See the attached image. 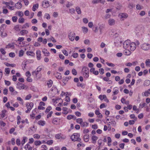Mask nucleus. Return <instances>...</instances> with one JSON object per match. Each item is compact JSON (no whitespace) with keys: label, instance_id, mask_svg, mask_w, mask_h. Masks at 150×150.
Wrapping results in <instances>:
<instances>
[{"label":"nucleus","instance_id":"f257e3e1","mask_svg":"<svg viewBox=\"0 0 150 150\" xmlns=\"http://www.w3.org/2000/svg\"><path fill=\"white\" fill-rule=\"evenodd\" d=\"M42 66H39L36 69L35 71H33L32 73V75L36 76V77L38 79H39L41 78V75L40 71L43 68Z\"/></svg>","mask_w":150,"mask_h":150},{"label":"nucleus","instance_id":"f03ea898","mask_svg":"<svg viewBox=\"0 0 150 150\" xmlns=\"http://www.w3.org/2000/svg\"><path fill=\"white\" fill-rule=\"evenodd\" d=\"M80 135L78 133H74L71 136L70 138L73 142L77 141L81 143V139L80 138Z\"/></svg>","mask_w":150,"mask_h":150},{"label":"nucleus","instance_id":"7ed1b4c3","mask_svg":"<svg viewBox=\"0 0 150 150\" xmlns=\"http://www.w3.org/2000/svg\"><path fill=\"white\" fill-rule=\"evenodd\" d=\"M89 69L86 67H83L82 68L81 71L85 78H88L89 76Z\"/></svg>","mask_w":150,"mask_h":150},{"label":"nucleus","instance_id":"20e7f679","mask_svg":"<svg viewBox=\"0 0 150 150\" xmlns=\"http://www.w3.org/2000/svg\"><path fill=\"white\" fill-rule=\"evenodd\" d=\"M142 49L145 51H147L150 49V44L147 43H144L141 45Z\"/></svg>","mask_w":150,"mask_h":150},{"label":"nucleus","instance_id":"39448f33","mask_svg":"<svg viewBox=\"0 0 150 150\" xmlns=\"http://www.w3.org/2000/svg\"><path fill=\"white\" fill-rule=\"evenodd\" d=\"M33 106V103L31 102L30 103H28L26 104V107L27 108V110L25 111L26 113L29 112L32 109Z\"/></svg>","mask_w":150,"mask_h":150},{"label":"nucleus","instance_id":"423d86ee","mask_svg":"<svg viewBox=\"0 0 150 150\" xmlns=\"http://www.w3.org/2000/svg\"><path fill=\"white\" fill-rule=\"evenodd\" d=\"M130 44V41L129 40H126L123 43V47L125 49L129 48Z\"/></svg>","mask_w":150,"mask_h":150},{"label":"nucleus","instance_id":"0eeeda50","mask_svg":"<svg viewBox=\"0 0 150 150\" xmlns=\"http://www.w3.org/2000/svg\"><path fill=\"white\" fill-rule=\"evenodd\" d=\"M60 119L58 118H54L52 120V123L54 124L57 125L59 124L60 122Z\"/></svg>","mask_w":150,"mask_h":150},{"label":"nucleus","instance_id":"6e6552de","mask_svg":"<svg viewBox=\"0 0 150 150\" xmlns=\"http://www.w3.org/2000/svg\"><path fill=\"white\" fill-rule=\"evenodd\" d=\"M136 47V45L135 43L132 42L130 43L129 48L131 50L133 51L135 49Z\"/></svg>","mask_w":150,"mask_h":150},{"label":"nucleus","instance_id":"1a4fd4ad","mask_svg":"<svg viewBox=\"0 0 150 150\" xmlns=\"http://www.w3.org/2000/svg\"><path fill=\"white\" fill-rule=\"evenodd\" d=\"M42 6L45 8H47L49 6L48 1H44L42 2Z\"/></svg>","mask_w":150,"mask_h":150},{"label":"nucleus","instance_id":"9d476101","mask_svg":"<svg viewBox=\"0 0 150 150\" xmlns=\"http://www.w3.org/2000/svg\"><path fill=\"white\" fill-rule=\"evenodd\" d=\"M75 33L71 32L68 35V37L69 40L71 41H73L75 38Z\"/></svg>","mask_w":150,"mask_h":150},{"label":"nucleus","instance_id":"9b49d317","mask_svg":"<svg viewBox=\"0 0 150 150\" xmlns=\"http://www.w3.org/2000/svg\"><path fill=\"white\" fill-rule=\"evenodd\" d=\"M17 88L20 89H24L26 87L25 85L20 82H18L17 83Z\"/></svg>","mask_w":150,"mask_h":150},{"label":"nucleus","instance_id":"f8f14e48","mask_svg":"<svg viewBox=\"0 0 150 150\" xmlns=\"http://www.w3.org/2000/svg\"><path fill=\"white\" fill-rule=\"evenodd\" d=\"M36 54L37 59L38 60L40 59L41 58V51L39 50H37Z\"/></svg>","mask_w":150,"mask_h":150},{"label":"nucleus","instance_id":"ddd939ff","mask_svg":"<svg viewBox=\"0 0 150 150\" xmlns=\"http://www.w3.org/2000/svg\"><path fill=\"white\" fill-rule=\"evenodd\" d=\"M42 52L44 54L45 56H49L50 53L45 49H43L42 51Z\"/></svg>","mask_w":150,"mask_h":150},{"label":"nucleus","instance_id":"4468645a","mask_svg":"<svg viewBox=\"0 0 150 150\" xmlns=\"http://www.w3.org/2000/svg\"><path fill=\"white\" fill-rule=\"evenodd\" d=\"M108 23L109 25H112L115 24V21L113 19L110 18L108 20Z\"/></svg>","mask_w":150,"mask_h":150},{"label":"nucleus","instance_id":"2eb2a0df","mask_svg":"<svg viewBox=\"0 0 150 150\" xmlns=\"http://www.w3.org/2000/svg\"><path fill=\"white\" fill-rule=\"evenodd\" d=\"M128 15L126 13H122L119 14V16L121 18H127L128 17Z\"/></svg>","mask_w":150,"mask_h":150},{"label":"nucleus","instance_id":"dca6fc26","mask_svg":"<svg viewBox=\"0 0 150 150\" xmlns=\"http://www.w3.org/2000/svg\"><path fill=\"white\" fill-rule=\"evenodd\" d=\"M98 137L95 136H93L91 138V139L92 141V143L93 144H95L96 143V141L97 140Z\"/></svg>","mask_w":150,"mask_h":150},{"label":"nucleus","instance_id":"f3484780","mask_svg":"<svg viewBox=\"0 0 150 150\" xmlns=\"http://www.w3.org/2000/svg\"><path fill=\"white\" fill-rule=\"evenodd\" d=\"M71 78V76H69L68 77H66L63 78V79H62V82L63 83L65 84Z\"/></svg>","mask_w":150,"mask_h":150},{"label":"nucleus","instance_id":"a211bd4d","mask_svg":"<svg viewBox=\"0 0 150 150\" xmlns=\"http://www.w3.org/2000/svg\"><path fill=\"white\" fill-rule=\"evenodd\" d=\"M114 91L113 92V96H114L115 95L117 94L118 92V88L117 87H115L113 89Z\"/></svg>","mask_w":150,"mask_h":150},{"label":"nucleus","instance_id":"6ab92c4d","mask_svg":"<svg viewBox=\"0 0 150 150\" xmlns=\"http://www.w3.org/2000/svg\"><path fill=\"white\" fill-rule=\"evenodd\" d=\"M24 148L26 150H32V147L30 146L29 143L27 144L25 146Z\"/></svg>","mask_w":150,"mask_h":150},{"label":"nucleus","instance_id":"aec40b11","mask_svg":"<svg viewBox=\"0 0 150 150\" xmlns=\"http://www.w3.org/2000/svg\"><path fill=\"white\" fill-rule=\"evenodd\" d=\"M15 6L16 8L19 9L22 8V4L21 2H18L15 4Z\"/></svg>","mask_w":150,"mask_h":150},{"label":"nucleus","instance_id":"412c9836","mask_svg":"<svg viewBox=\"0 0 150 150\" xmlns=\"http://www.w3.org/2000/svg\"><path fill=\"white\" fill-rule=\"evenodd\" d=\"M26 53L28 55H30L33 57H34L35 56V54L33 52L31 51H27Z\"/></svg>","mask_w":150,"mask_h":150},{"label":"nucleus","instance_id":"4be33fe9","mask_svg":"<svg viewBox=\"0 0 150 150\" xmlns=\"http://www.w3.org/2000/svg\"><path fill=\"white\" fill-rule=\"evenodd\" d=\"M56 77L58 79H62L61 74L58 72H57L55 74Z\"/></svg>","mask_w":150,"mask_h":150},{"label":"nucleus","instance_id":"5701e85b","mask_svg":"<svg viewBox=\"0 0 150 150\" xmlns=\"http://www.w3.org/2000/svg\"><path fill=\"white\" fill-rule=\"evenodd\" d=\"M144 28L143 26L142 25H139L137 26L136 28V30H139L140 31L143 30Z\"/></svg>","mask_w":150,"mask_h":150},{"label":"nucleus","instance_id":"b1692460","mask_svg":"<svg viewBox=\"0 0 150 150\" xmlns=\"http://www.w3.org/2000/svg\"><path fill=\"white\" fill-rule=\"evenodd\" d=\"M0 30V34L1 36V37L2 38H4L5 37H6L7 35V34L6 32H4L3 31H1V28Z\"/></svg>","mask_w":150,"mask_h":150},{"label":"nucleus","instance_id":"393cba45","mask_svg":"<svg viewBox=\"0 0 150 150\" xmlns=\"http://www.w3.org/2000/svg\"><path fill=\"white\" fill-rule=\"evenodd\" d=\"M88 123L86 122H82V123L80 125L81 127H86L88 126Z\"/></svg>","mask_w":150,"mask_h":150},{"label":"nucleus","instance_id":"a878e982","mask_svg":"<svg viewBox=\"0 0 150 150\" xmlns=\"http://www.w3.org/2000/svg\"><path fill=\"white\" fill-rule=\"evenodd\" d=\"M38 124L42 126H43L45 124V122L43 120H40L38 122Z\"/></svg>","mask_w":150,"mask_h":150},{"label":"nucleus","instance_id":"bb28decb","mask_svg":"<svg viewBox=\"0 0 150 150\" xmlns=\"http://www.w3.org/2000/svg\"><path fill=\"white\" fill-rule=\"evenodd\" d=\"M89 136L88 134H86L83 136L84 140L85 142H87L89 141Z\"/></svg>","mask_w":150,"mask_h":150},{"label":"nucleus","instance_id":"cd10ccee","mask_svg":"<svg viewBox=\"0 0 150 150\" xmlns=\"http://www.w3.org/2000/svg\"><path fill=\"white\" fill-rule=\"evenodd\" d=\"M39 5L38 4H34L32 7V10L33 11H35L36 9L38 8Z\"/></svg>","mask_w":150,"mask_h":150},{"label":"nucleus","instance_id":"c85d7f7f","mask_svg":"<svg viewBox=\"0 0 150 150\" xmlns=\"http://www.w3.org/2000/svg\"><path fill=\"white\" fill-rule=\"evenodd\" d=\"M28 33V30H23L20 32V34L22 35H24L25 34H27Z\"/></svg>","mask_w":150,"mask_h":150},{"label":"nucleus","instance_id":"c756f323","mask_svg":"<svg viewBox=\"0 0 150 150\" xmlns=\"http://www.w3.org/2000/svg\"><path fill=\"white\" fill-rule=\"evenodd\" d=\"M4 64L7 67H15L16 65L14 64H10L8 62L4 63Z\"/></svg>","mask_w":150,"mask_h":150},{"label":"nucleus","instance_id":"7c9ffc66","mask_svg":"<svg viewBox=\"0 0 150 150\" xmlns=\"http://www.w3.org/2000/svg\"><path fill=\"white\" fill-rule=\"evenodd\" d=\"M150 84V81L149 80H146L145 81L144 83V86H148Z\"/></svg>","mask_w":150,"mask_h":150},{"label":"nucleus","instance_id":"2f4dec72","mask_svg":"<svg viewBox=\"0 0 150 150\" xmlns=\"http://www.w3.org/2000/svg\"><path fill=\"white\" fill-rule=\"evenodd\" d=\"M53 83V82L50 79L47 82V85L49 88L51 87Z\"/></svg>","mask_w":150,"mask_h":150},{"label":"nucleus","instance_id":"473e14b6","mask_svg":"<svg viewBox=\"0 0 150 150\" xmlns=\"http://www.w3.org/2000/svg\"><path fill=\"white\" fill-rule=\"evenodd\" d=\"M6 112V110H3L2 111L1 113L0 114V119H1L2 118H4L5 117Z\"/></svg>","mask_w":150,"mask_h":150},{"label":"nucleus","instance_id":"72a5a7b5","mask_svg":"<svg viewBox=\"0 0 150 150\" xmlns=\"http://www.w3.org/2000/svg\"><path fill=\"white\" fill-rule=\"evenodd\" d=\"M76 10L78 14H80L81 13V9L79 7L77 6L76 8Z\"/></svg>","mask_w":150,"mask_h":150},{"label":"nucleus","instance_id":"f704fd0d","mask_svg":"<svg viewBox=\"0 0 150 150\" xmlns=\"http://www.w3.org/2000/svg\"><path fill=\"white\" fill-rule=\"evenodd\" d=\"M27 139V137H23V139L21 141V144L22 146L25 143V140Z\"/></svg>","mask_w":150,"mask_h":150},{"label":"nucleus","instance_id":"c9c22d12","mask_svg":"<svg viewBox=\"0 0 150 150\" xmlns=\"http://www.w3.org/2000/svg\"><path fill=\"white\" fill-rule=\"evenodd\" d=\"M24 51L22 50H21L19 52V57H22V56L24 54Z\"/></svg>","mask_w":150,"mask_h":150},{"label":"nucleus","instance_id":"e433bc0d","mask_svg":"<svg viewBox=\"0 0 150 150\" xmlns=\"http://www.w3.org/2000/svg\"><path fill=\"white\" fill-rule=\"evenodd\" d=\"M41 144V142L40 141H36L34 142V144L36 146L40 145Z\"/></svg>","mask_w":150,"mask_h":150},{"label":"nucleus","instance_id":"4c0bfd02","mask_svg":"<svg viewBox=\"0 0 150 150\" xmlns=\"http://www.w3.org/2000/svg\"><path fill=\"white\" fill-rule=\"evenodd\" d=\"M83 121V120L81 118H78L76 120V122L78 123L81 124Z\"/></svg>","mask_w":150,"mask_h":150},{"label":"nucleus","instance_id":"58836bf2","mask_svg":"<svg viewBox=\"0 0 150 150\" xmlns=\"http://www.w3.org/2000/svg\"><path fill=\"white\" fill-rule=\"evenodd\" d=\"M24 19L23 18H20L18 19V22L19 23H23L24 22Z\"/></svg>","mask_w":150,"mask_h":150},{"label":"nucleus","instance_id":"ea45409f","mask_svg":"<svg viewBox=\"0 0 150 150\" xmlns=\"http://www.w3.org/2000/svg\"><path fill=\"white\" fill-rule=\"evenodd\" d=\"M82 29L83 30V32L84 33H87L88 31V28L85 27H82Z\"/></svg>","mask_w":150,"mask_h":150},{"label":"nucleus","instance_id":"a19ab883","mask_svg":"<svg viewBox=\"0 0 150 150\" xmlns=\"http://www.w3.org/2000/svg\"><path fill=\"white\" fill-rule=\"evenodd\" d=\"M72 73L74 75H76L77 74V72L76 70L74 69H73L72 70Z\"/></svg>","mask_w":150,"mask_h":150},{"label":"nucleus","instance_id":"79ce46f5","mask_svg":"<svg viewBox=\"0 0 150 150\" xmlns=\"http://www.w3.org/2000/svg\"><path fill=\"white\" fill-rule=\"evenodd\" d=\"M106 97V95H100L99 96V98L101 100H103Z\"/></svg>","mask_w":150,"mask_h":150},{"label":"nucleus","instance_id":"37998d69","mask_svg":"<svg viewBox=\"0 0 150 150\" xmlns=\"http://www.w3.org/2000/svg\"><path fill=\"white\" fill-rule=\"evenodd\" d=\"M51 109L52 107L50 106H48L46 109L45 112V113H47L49 112Z\"/></svg>","mask_w":150,"mask_h":150},{"label":"nucleus","instance_id":"c03bdc74","mask_svg":"<svg viewBox=\"0 0 150 150\" xmlns=\"http://www.w3.org/2000/svg\"><path fill=\"white\" fill-rule=\"evenodd\" d=\"M146 65V66L149 67V64H150V59H147L145 62Z\"/></svg>","mask_w":150,"mask_h":150},{"label":"nucleus","instance_id":"a18cd8bd","mask_svg":"<svg viewBox=\"0 0 150 150\" xmlns=\"http://www.w3.org/2000/svg\"><path fill=\"white\" fill-rule=\"evenodd\" d=\"M125 53H126V55H129L131 54V52L129 49H127L125 50Z\"/></svg>","mask_w":150,"mask_h":150},{"label":"nucleus","instance_id":"49530a36","mask_svg":"<svg viewBox=\"0 0 150 150\" xmlns=\"http://www.w3.org/2000/svg\"><path fill=\"white\" fill-rule=\"evenodd\" d=\"M61 134H58L56 135L55 137L57 139H61Z\"/></svg>","mask_w":150,"mask_h":150},{"label":"nucleus","instance_id":"de8ad7c7","mask_svg":"<svg viewBox=\"0 0 150 150\" xmlns=\"http://www.w3.org/2000/svg\"><path fill=\"white\" fill-rule=\"evenodd\" d=\"M12 20L14 22H16L17 21L18 19L17 17L16 16H14L12 18Z\"/></svg>","mask_w":150,"mask_h":150},{"label":"nucleus","instance_id":"09e8293b","mask_svg":"<svg viewBox=\"0 0 150 150\" xmlns=\"http://www.w3.org/2000/svg\"><path fill=\"white\" fill-rule=\"evenodd\" d=\"M10 71V69L9 68H6L5 69V72L7 74H9Z\"/></svg>","mask_w":150,"mask_h":150},{"label":"nucleus","instance_id":"8fccbe9b","mask_svg":"<svg viewBox=\"0 0 150 150\" xmlns=\"http://www.w3.org/2000/svg\"><path fill=\"white\" fill-rule=\"evenodd\" d=\"M146 105V104L145 103H141L139 104V107L141 108H142L144 107Z\"/></svg>","mask_w":150,"mask_h":150},{"label":"nucleus","instance_id":"3c124183","mask_svg":"<svg viewBox=\"0 0 150 150\" xmlns=\"http://www.w3.org/2000/svg\"><path fill=\"white\" fill-rule=\"evenodd\" d=\"M104 28V26L103 25H102L101 26H100L99 27V30L100 31L101 33L102 32Z\"/></svg>","mask_w":150,"mask_h":150},{"label":"nucleus","instance_id":"603ef678","mask_svg":"<svg viewBox=\"0 0 150 150\" xmlns=\"http://www.w3.org/2000/svg\"><path fill=\"white\" fill-rule=\"evenodd\" d=\"M69 12L71 14H74L75 12V10L74 8H72L69 9Z\"/></svg>","mask_w":150,"mask_h":150},{"label":"nucleus","instance_id":"864d4df0","mask_svg":"<svg viewBox=\"0 0 150 150\" xmlns=\"http://www.w3.org/2000/svg\"><path fill=\"white\" fill-rule=\"evenodd\" d=\"M142 95L143 96H145L148 97L149 96V94L146 91L142 93Z\"/></svg>","mask_w":150,"mask_h":150},{"label":"nucleus","instance_id":"5fc2aeb1","mask_svg":"<svg viewBox=\"0 0 150 150\" xmlns=\"http://www.w3.org/2000/svg\"><path fill=\"white\" fill-rule=\"evenodd\" d=\"M16 144L18 146H19L21 145V142L20 139H16Z\"/></svg>","mask_w":150,"mask_h":150},{"label":"nucleus","instance_id":"6e6d98bb","mask_svg":"<svg viewBox=\"0 0 150 150\" xmlns=\"http://www.w3.org/2000/svg\"><path fill=\"white\" fill-rule=\"evenodd\" d=\"M100 1L101 0H93L92 1V3L93 4H96L101 2Z\"/></svg>","mask_w":150,"mask_h":150},{"label":"nucleus","instance_id":"4d7b16f0","mask_svg":"<svg viewBox=\"0 0 150 150\" xmlns=\"http://www.w3.org/2000/svg\"><path fill=\"white\" fill-rule=\"evenodd\" d=\"M41 147L43 149H41V150H47V146L45 145H43L41 146Z\"/></svg>","mask_w":150,"mask_h":150},{"label":"nucleus","instance_id":"13d9d810","mask_svg":"<svg viewBox=\"0 0 150 150\" xmlns=\"http://www.w3.org/2000/svg\"><path fill=\"white\" fill-rule=\"evenodd\" d=\"M72 56L74 57V58H77L78 56V53H74L72 55Z\"/></svg>","mask_w":150,"mask_h":150},{"label":"nucleus","instance_id":"bf43d9fd","mask_svg":"<svg viewBox=\"0 0 150 150\" xmlns=\"http://www.w3.org/2000/svg\"><path fill=\"white\" fill-rule=\"evenodd\" d=\"M84 42L85 45H87L89 44L90 43V41L89 40L86 39L84 40Z\"/></svg>","mask_w":150,"mask_h":150},{"label":"nucleus","instance_id":"052dcab7","mask_svg":"<svg viewBox=\"0 0 150 150\" xmlns=\"http://www.w3.org/2000/svg\"><path fill=\"white\" fill-rule=\"evenodd\" d=\"M24 40V38L23 37H19L18 38V41L20 42H21L23 41Z\"/></svg>","mask_w":150,"mask_h":150},{"label":"nucleus","instance_id":"680f3d73","mask_svg":"<svg viewBox=\"0 0 150 150\" xmlns=\"http://www.w3.org/2000/svg\"><path fill=\"white\" fill-rule=\"evenodd\" d=\"M0 51L1 53L3 54H5L6 53V52L2 48H1L0 49Z\"/></svg>","mask_w":150,"mask_h":150},{"label":"nucleus","instance_id":"e2e57ef3","mask_svg":"<svg viewBox=\"0 0 150 150\" xmlns=\"http://www.w3.org/2000/svg\"><path fill=\"white\" fill-rule=\"evenodd\" d=\"M9 56L11 57H13L15 56V54L13 52H11L9 53Z\"/></svg>","mask_w":150,"mask_h":150},{"label":"nucleus","instance_id":"0e129e2a","mask_svg":"<svg viewBox=\"0 0 150 150\" xmlns=\"http://www.w3.org/2000/svg\"><path fill=\"white\" fill-rule=\"evenodd\" d=\"M45 16L47 19H49L50 18V15L48 13H46Z\"/></svg>","mask_w":150,"mask_h":150},{"label":"nucleus","instance_id":"69168bd1","mask_svg":"<svg viewBox=\"0 0 150 150\" xmlns=\"http://www.w3.org/2000/svg\"><path fill=\"white\" fill-rule=\"evenodd\" d=\"M32 96L31 94H29L28 95H27L25 97V99L26 100H28L30 99L31 98V97Z\"/></svg>","mask_w":150,"mask_h":150},{"label":"nucleus","instance_id":"338daca9","mask_svg":"<svg viewBox=\"0 0 150 150\" xmlns=\"http://www.w3.org/2000/svg\"><path fill=\"white\" fill-rule=\"evenodd\" d=\"M53 143V141L51 139L48 140L47 142V143L49 145H51Z\"/></svg>","mask_w":150,"mask_h":150},{"label":"nucleus","instance_id":"774afa93","mask_svg":"<svg viewBox=\"0 0 150 150\" xmlns=\"http://www.w3.org/2000/svg\"><path fill=\"white\" fill-rule=\"evenodd\" d=\"M5 84L7 86H9L11 84V82L5 80L4 81Z\"/></svg>","mask_w":150,"mask_h":150}]
</instances>
